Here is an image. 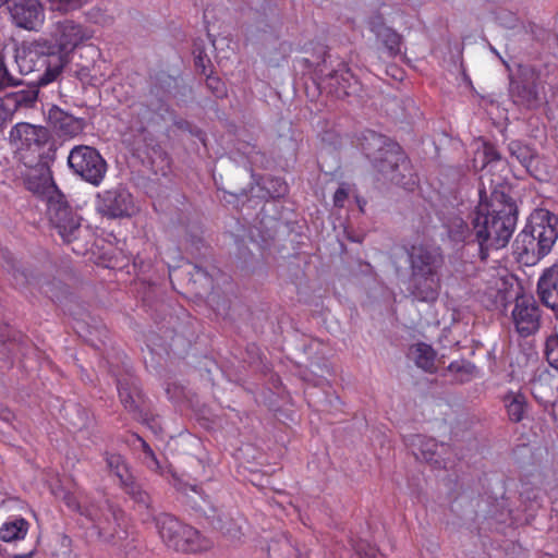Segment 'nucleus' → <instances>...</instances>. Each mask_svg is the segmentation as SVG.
<instances>
[{"label": "nucleus", "instance_id": "nucleus-1", "mask_svg": "<svg viewBox=\"0 0 558 558\" xmlns=\"http://www.w3.org/2000/svg\"><path fill=\"white\" fill-rule=\"evenodd\" d=\"M45 35L17 58L22 72H39L36 78L39 86L56 81L75 49L93 37L87 26L70 17L52 21Z\"/></svg>", "mask_w": 558, "mask_h": 558}, {"label": "nucleus", "instance_id": "nucleus-2", "mask_svg": "<svg viewBox=\"0 0 558 558\" xmlns=\"http://www.w3.org/2000/svg\"><path fill=\"white\" fill-rule=\"evenodd\" d=\"M475 239L482 257L485 251L505 247L517 223V206L511 197L494 191L488 202L481 201L472 214Z\"/></svg>", "mask_w": 558, "mask_h": 558}, {"label": "nucleus", "instance_id": "nucleus-3", "mask_svg": "<svg viewBox=\"0 0 558 558\" xmlns=\"http://www.w3.org/2000/svg\"><path fill=\"white\" fill-rule=\"evenodd\" d=\"M362 149L383 180L412 191L417 184L413 166L401 146L385 135L366 131Z\"/></svg>", "mask_w": 558, "mask_h": 558}, {"label": "nucleus", "instance_id": "nucleus-4", "mask_svg": "<svg viewBox=\"0 0 558 558\" xmlns=\"http://www.w3.org/2000/svg\"><path fill=\"white\" fill-rule=\"evenodd\" d=\"M558 239V217L547 209H535L514 246L521 259L538 260L549 254Z\"/></svg>", "mask_w": 558, "mask_h": 558}, {"label": "nucleus", "instance_id": "nucleus-5", "mask_svg": "<svg viewBox=\"0 0 558 558\" xmlns=\"http://www.w3.org/2000/svg\"><path fill=\"white\" fill-rule=\"evenodd\" d=\"M47 216L63 242L74 244L73 252L83 254L87 250L86 244H83L82 241L89 231L82 226V218L68 204L61 193L49 196Z\"/></svg>", "mask_w": 558, "mask_h": 558}, {"label": "nucleus", "instance_id": "nucleus-6", "mask_svg": "<svg viewBox=\"0 0 558 558\" xmlns=\"http://www.w3.org/2000/svg\"><path fill=\"white\" fill-rule=\"evenodd\" d=\"M155 524L165 544L177 551L195 554L213 547V542L203 536L199 531L169 513L157 515Z\"/></svg>", "mask_w": 558, "mask_h": 558}, {"label": "nucleus", "instance_id": "nucleus-7", "mask_svg": "<svg viewBox=\"0 0 558 558\" xmlns=\"http://www.w3.org/2000/svg\"><path fill=\"white\" fill-rule=\"evenodd\" d=\"M50 138L47 128L28 122L16 123L9 133V143L24 165H28V159L43 157L41 150Z\"/></svg>", "mask_w": 558, "mask_h": 558}, {"label": "nucleus", "instance_id": "nucleus-8", "mask_svg": "<svg viewBox=\"0 0 558 558\" xmlns=\"http://www.w3.org/2000/svg\"><path fill=\"white\" fill-rule=\"evenodd\" d=\"M70 169L84 181L98 186L107 172V162L99 151L90 146L78 145L68 157Z\"/></svg>", "mask_w": 558, "mask_h": 558}, {"label": "nucleus", "instance_id": "nucleus-9", "mask_svg": "<svg viewBox=\"0 0 558 558\" xmlns=\"http://www.w3.org/2000/svg\"><path fill=\"white\" fill-rule=\"evenodd\" d=\"M95 208L107 219L131 217L137 211L133 195L122 186L97 193Z\"/></svg>", "mask_w": 558, "mask_h": 558}, {"label": "nucleus", "instance_id": "nucleus-10", "mask_svg": "<svg viewBox=\"0 0 558 558\" xmlns=\"http://www.w3.org/2000/svg\"><path fill=\"white\" fill-rule=\"evenodd\" d=\"M539 74L531 66H520L518 76L510 80L509 93L514 104L536 109L542 104L538 89Z\"/></svg>", "mask_w": 558, "mask_h": 558}, {"label": "nucleus", "instance_id": "nucleus-11", "mask_svg": "<svg viewBox=\"0 0 558 558\" xmlns=\"http://www.w3.org/2000/svg\"><path fill=\"white\" fill-rule=\"evenodd\" d=\"M119 400L124 410L137 422L148 424L150 413L138 379L126 375L117 380Z\"/></svg>", "mask_w": 558, "mask_h": 558}, {"label": "nucleus", "instance_id": "nucleus-12", "mask_svg": "<svg viewBox=\"0 0 558 558\" xmlns=\"http://www.w3.org/2000/svg\"><path fill=\"white\" fill-rule=\"evenodd\" d=\"M511 315L515 330L521 337H529L539 329L541 310L533 296H517Z\"/></svg>", "mask_w": 558, "mask_h": 558}, {"label": "nucleus", "instance_id": "nucleus-13", "mask_svg": "<svg viewBox=\"0 0 558 558\" xmlns=\"http://www.w3.org/2000/svg\"><path fill=\"white\" fill-rule=\"evenodd\" d=\"M24 166L26 167V171L23 173L24 183L28 191L46 196L47 199L50 195L60 193L53 182L50 167L43 157L28 159V165Z\"/></svg>", "mask_w": 558, "mask_h": 558}, {"label": "nucleus", "instance_id": "nucleus-14", "mask_svg": "<svg viewBox=\"0 0 558 558\" xmlns=\"http://www.w3.org/2000/svg\"><path fill=\"white\" fill-rule=\"evenodd\" d=\"M411 274L441 276L445 258L439 247L412 245L409 251Z\"/></svg>", "mask_w": 558, "mask_h": 558}, {"label": "nucleus", "instance_id": "nucleus-15", "mask_svg": "<svg viewBox=\"0 0 558 558\" xmlns=\"http://www.w3.org/2000/svg\"><path fill=\"white\" fill-rule=\"evenodd\" d=\"M10 13L14 23L27 31H38L45 21V10L39 0H12Z\"/></svg>", "mask_w": 558, "mask_h": 558}, {"label": "nucleus", "instance_id": "nucleus-16", "mask_svg": "<svg viewBox=\"0 0 558 558\" xmlns=\"http://www.w3.org/2000/svg\"><path fill=\"white\" fill-rule=\"evenodd\" d=\"M441 289V276L410 274L408 292L417 302L434 303Z\"/></svg>", "mask_w": 558, "mask_h": 558}, {"label": "nucleus", "instance_id": "nucleus-17", "mask_svg": "<svg viewBox=\"0 0 558 558\" xmlns=\"http://www.w3.org/2000/svg\"><path fill=\"white\" fill-rule=\"evenodd\" d=\"M323 84L329 93L342 98L356 90L357 80L347 65L341 64L323 78Z\"/></svg>", "mask_w": 558, "mask_h": 558}, {"label": "nucleus", "instance_id": "nucleus-18", "mask_svg": "<svg viewBox=\"0 0 558 558\" xmlns=\"http://www.w3.org/2000/svg\"><path fill=\"white\" fill-rule=\"evenodd\" d=\"M82 515L90 520L95 527L98 529L99 535H107L109 533L110 519L117 520V511L108 500L100 502L84 501Z\"/></svg>", "mask_w": 558, "mask_h": 558}, {"label": "nucleus", "instance_id": "nucleus-19", "mask_svg": "<svg viewBox=\"0 0 558 558\" xmlns=\"http://www.w3.org/2000/svg\"><path fill=\"white\" fill-rule=\"evenodd\" d=\"M537 294L542 303L558 310V263L544 271L537 283Z\"/></svg>", "mask_w": 558, "mask_h": 558}, {"label": "nucleus", "instance_id": "nucleus-20", "mask_svg": "<svg viewBox=\"0 0 558 558\" xmlns=\"http://www.w3.org/2000/svg\"><path fill=\"white\" fill-rule=\"evenodd\" d=\"M502 402L505 404L508 418L512 423H520L524 420L529 410L527 399L524 393L520 391H508L502 397Z\"/></svg>", "mask_w": 558, "mask_h": 558}, {"label": "nucleus", "instance_id": "nucleus-21", "mask_svg": "<svg viewBox=\"0 0 558 558\" xmlns=\"http://www.w3.org/2000/svg\"><path fill=\"white\" fill-rule=\"evenodd\" d=\"M49 119L53 126L63 135L74 136L83 129V124L80 119L59 108L50 110Z\"/></svg>", "mask_w": 558, "mask_h": 558}, {"label": "nucleus", "instance_id": "nucleus-22", "mask_svg": "<svg viewBox=\"0 0 558 558\" xmlns=\"http://www.w3.org/2000/svg\"><path fill=\"white\" fill-rule=\"evenodd\" d=\"M511 157H514L529 173L533 172L537 153L521 141H511L508 145Z\"/></svg>", "mask_w": 558, "mask_h": 558}, {"label": "nucleus", "instance_id": "nucleus-23", "mask_svg": "<svg viewBox=\"0 0 558 558\" xmlns=\"http://www.w3.org/2000/svg\"><path fill=\"white\" fill-rule=\"evenodd\" d=\"M410 354L417 367L433 373L435 367L436 352L426 343H417L410 349Z\"/></svg>", "mask_w": 558, "mask_h": 558}, {"label": "nucleus", "instance_id": "nucleus-24", "mask_svg": "<svg viewBox=\"0 0 558 558\" xmlns=\"http://www.w3.org/2000/svg\"><path fill=\"white\" fill-rule=\"evenodd\" d=\"M38 97V90L35 88L22 89L15 93L7 94L3 99L11 107V113L14 116L21 107H32Z\"/></svg>", "mask_w": 558, "mask_h": 558}, {"label": "nucleus", "instance_id": "nucleus-25", "mask_svg": "<svg viewBox=\"0 0 558 558\" xmlns=\"http://www.w3.org/2000/svg\"><path fill=\"white\" fill-rule=\"evenodd\" d=\"M27 530L28 522L25 519H15L2 525L0 538L7 543L23 539L26 536Z\"/></svg>", "mask_w": 558, "mask_h": 558}, {"label": "nucleus", "instance_id": "nucleus-26", "mask_svg": "<svg viewBox=\"0 0 558 558\" xmlns=\"http://www.w3.org/2000/svg\"><path fill=\"white\" fill-rule=\"evenodd\" d=\"M377 38L384 44L390 57L400 52L401 36L390 27L379 26L375 31Z\"/></svg>", "mask_w": 558, "mask_h": 558}, {"label": "nucleus", "instance_id": "nucleus-27", "mask_svg": "<svg viewBox=\"0 0 558 558\" xmlns=\"http://www.w3.org/2000/svg\"><path fill=\"white\" fill-rule=\"evenodd\" d=\"M105 461H106L108 470L110 472H112L119 478L120 483H123L126 480H130V476H132V474L130 473L129 468L121 454L106 452Z\"/></svg>", "mask_w": 558, "mask_h": 558}, {"label": "nucleus", "instance_id": "nucleus-28", "mask_svg": "<svg viewBox=\"0 0 558 558\" xmlns=\"http://www.w3.org/2000/svg\"><path fill=\"white\" fill-rule=\"evenodd\" d=\"M121 485L123 486L125 493L130 495L137 504L148 507L150 500L149 495L142 489L141 485L134 481L133 476H130V480L121 483Z\"/></svg>", "mask_w": 558, "mask_h": 558}, {"label": "nucleus", "instance_id": "nucleus-29", "mask_svg": "<svg viewBox=\"0 0 558 558\" xmlns=\"http://www.w3.org/2000/svg\"><path fill=\"white\" fill-rule=\"evenodd\" d=\"M22 84V82L10 74L5 64H4V47L0 41V88H7L12 86H17Z\"/></svg>", "mask_w": 558, "mask_h": 558}, {"label": "nucleus", "instance_id": "nucleus-30", "mask_svg": "<svg viewBox=\"0 0 558 558\" xmlns=\"http://www.w3.org/2000/svg\"><path fill=\"white\" fill-rule=\"evenodd\" d=\"M545 355L548 364L558 371V336L547 338L545 342Z\"/></svg>", "mask_w": 558, "mask_h": 558}, {"label": "nucleus", "instance_id": "nucleus-31", "mask_svg": "<svg viewBox=\"0 0 558 558\" xmlns=\"http://www.w3.org/2000/svg\"><path fill=\"white\" fill-rule=\"evenodd\" d=\"M88 0H49L53 11L68 13L82 8Z\"/></svg>", "mask_w": 558, "mask_h": 558}, {"label": "nucleus", "instance_id": "nucleus-32", "mask_svg": "<svg viewBox=\"0 0 558 558\" xmlns=\"http://www.w3.org/2000/svg\"><path fill=\"white\" fill-rule=\"evenodd\" d=\"M449 233L454 241H464L470 233L469 226L461 218H456L449 227Z\"/></svg>", "mask_w": 558, "mask_h": 558}, {"label": "nucleus", "instance_id": "nucleus-33", "mask_svg": "<svg viewBox=\"0 0 558 558\" xmlns=\"http://www.w3.org/2000/svg\"><path fill=\"white\" fill-rule=\"evenodd\" d=\"M162 110L167 111V106L162 101H160L158 105L149 101L147 104H140L137 106V114L142 116L143 119H145L147 122L153 119L154 113L160 112Z\"/></svg>", "mask_w": 558, "mask_h": 558}, {"label": "nucleus", "instance_id": "nucleus-34", "mask_svg": "<svg viewBox=\"0 0 558 558\" xmlns=\"http://www.w3.org/2000/svg\"><path fill=\"white\" fill-rule=\"evenodd\" d=\"M137 440L141 444V449L144 453V461H145L146 465L150 470H159L160 469L159 461H158L154 450L142 437L137 436Z\"/></svg>", "mask_w": 558, "mask_h": 558}, {"label": "nucleus", "instance_id": "nucleus-35", "mask_svg": "<svg viewBox=\"0 0 558 558\" xmlns=\"http://www.w3.org/2000/svg\"><path fill=\"white\" fill-rule=\"evenodd\" d=\"M206 85L217 97H222L226 94L223 83L216 76L208 75L206 78Z\"/></svg>", "mask_w": 558, "mask_h": 558}, {"label": "nucleus", "instance_id": "nucleus-36", "mask_svg": "<svg viewBox=\"0 0 558 558\" xmlns=\"http://www.w3.org/2000/svg\"><path fill=\"white\" fill-rule=\"evenodd\" d=\"M219 529L231 538H239L242 535L240 526L234 524L231 520L229 522H222V520H219Z\"/></svg>", "mask_w": 558, "mask_h": 558}, {"label": "nucleus", "instance_id": "nucleus-37", "mask_svg": "<svg viewBox=\"0 0 558 558\" xmlns=\"http://www.w3.org/2000/svg\"><path fill=\"white\" fill-rule=\"evenodd\" d=\"M11 107H9L3 98H0V129L12 120Z\"/></svg>", "mask_w": 558, "mask_h": 558}, {"label": "nucleus", "instance_id": "nucleus-38", "mask_svg": "<svg viewBox=\"0 0 558 558\" xmlns=\"http://www.w3.org/2000/svg\"><path fill=\"white\" fill-rule=\"evenodd\" d=\"M62 500L70 509L81 513L83 509V504H81L72 493H64Z\"/></svg>", "mask_w": 558, "mask_h": 558}, {"label": "nucleus", "instance_id": "nucleus-39", "mask_svg": "<svg viewBox=\"0 0 558 558\" xmlns=\"http://www.w3.org/2000/svg\"><path fill=\"white\" fill-rule=\"evenodd\" d=\"M521 496H522V498H524V500L531 501V505H530L531 509H537L541 507V497H539V493L537 490L531 489V490L525 492Z\"/></svg>", "mask_w": 558, "mask_h": 558}, {"label": "nucleus", "instance_id": "nucleus-40", "mask_svg": "<svg viewBox=\"0 0 558 558\" xmlns=\"http://www.w3.org/2000/svg\"><path fill=\"white\" fill-rule=\"evenodd\" d=\"M484 155L488 162L500 160V155L493 145H485Z\"/></svg>", "mask_w": 558, "mask_h": 558}, {"label": "nucleus", "instance_id": "nucleus-41", "mask_svg": "<svg viewBox=\"0 0 558 558\" xmlns=\"http://www.w3.org/2000/svg\"><path fill=\"white\" fill-rule=\"evenodd\" d=\"M347 198H348V192L344 189L340 187L336 191V193L333 195V203L336 206L342 207L343 203Z\"/></svg>", "mask_w": 558, "mask_h": 558}, {"label": "nucleus", "instance_id": "nucleus-42", "mask_svg": "<svg viewBox=\"0 0 558 558\" xmlns=\"http://www.w3.org/2000/svg\"><path fill=\"white\" fill-rule=\"evenodd\" d=\"M206 62H210V61H209V59H207L206 57H203L202 54H199L195 58V66L201 68L202 72L204 74H205V69H206Z\"/></svg>", "mask_w": 558, "mask_h": 558}, {"label": "nucleus", "instance_id": "nucleus-43", "mask_svg": "<svg viewBox=\"0 0 558 558\" xmlns=\"http://www.w3.org/2000/svg\"><path fill=\"white\" fill-rule=\"evenodd\" d=\"M13 414L8 409H0V417L4 421H10Z\"/></svg>", "mask_w": 558, "mask_h": 558}, {"label": "nucleus", "instance_id": "nucleus-44", "mask_svg": "<svg viewBox=\"0 0 558 558\" xmlns=\"http://www.w3.org/2000/svg\"><path fill=\"white\" fill-rule=\"evenodd\" d=\"M355 558H377L376 555L372 551L367 553H362L361 550H357L356 551V557Z\"/></svg>", "mask_w": 558, "mask_h": 558}, {"label": "nucleus", "instance_id": "nucleus-45", "mask_svg": "<svg viewBox=\"0 0 558 558\" xmlns=\"http://www.w3.org/2000/svg\"><path fill=\"white\" fill-rule=\"evenodd\" d=\"M15 558H31L28 555L16 556Z\"/></svg>", "mask_w": 558, "mask_h": 558}, {"label": "nucleus", "instance_id": "nucleus-46", "mask_svg": "<svg viewBox=\"0 0 558 558\" xmlns=\"http://www.w3.org/2000/svg\"><path fill=\"white\" fill-rule=\"evenodd\" d=\"M5 2H8V0H0V8H1Z\"/></svg>", "mask_w": 558, "mask_h": 558}, {"label": "nucleus", "instance_id": "nucleus-47", "mask_svg": "<svg viewBox=\"0 0 558 558\" xmlns=\"http://www.w3.org/2000/svg\"><path fill=\"white\" fill-rule=\"evenodd\" d=\"M499 281H500V279H498V278H495V280H494V282H495V286H498Z\"/></svg>", "mask_w": 558, "mask_h": 558}, {"label": "nucleus", "instance_id": "nucleus-48", "mask_svg": "<svg viewBox=\"0 0 558 558\" xmlns=\"http://www.w3.org/2000/svg\"><path fill=\"white\" fill-rule=\"evenodd\" d=\"M494 292H496V294L499 295L500 289H495Z\"/></svg>", "mask_w": 558, "mask_h": 558}]
</instances>
